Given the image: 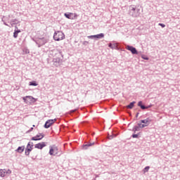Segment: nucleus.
Listing matches in <instances>:
<instances>
[{"mask_svg": "<svg viewBox=\"0 0 180 180\" xmlns=\"http://www.w3.org/2000/svg\"><path fill=\"white\" fill-rule=\"evenodd\" d=\"M129 15L132 18H139L140 16V8H137L134 6H130Z\"/></svg>", "mask_w": 180, "mask_h": 180, "instance_id": "nucleus-1", "label": "nucleus"}, {"mask_svg": "<svg viewBox=\"0 0 180 180\" xmlns=\"http://www.w3.org/2000/svg\"><path fill=\"white\" fill-rule=\"evenodd\" d=\"M64 39H65V35L63 32L58 31L54 32L53 39L56 40V41H60V40H64Z\"/></svg>", "mask_w": 180, "mask_h": 180, "instance_id": "nucleus-2", "label": "nucleus"}, {"mask_svg": "<svg viewBox=\"0 0 180 180\" xmlns=\"http://www.w3.org/2000/svg\"><path fill=\"white\" fill-rule=\"evenodd\" d=\"M33 41H35L36 44L38 45L39 48L41 47V46H44V44H46V43H47V41H49L47 40V39H46L44 37L39 38L37 40L33 39Z\"/></svg>", "mask_w": 180, "mask_h": 180, "instance_id": "nucleus-3", "label": "nucleus"}, {"mask_svg": "<svg viewBox=\"0 0 180 180\" xmlns=\"http://www.w3.org/2000/svg\"><path fill=\"white\" fill-rule=\"evenodd\" d=\"M22 101H24L25 103H34L37 100L32 96H26L22 97Z\"/></svg>", "mask_w": 180, "mask_h": 180, "instance_id": "nucleus-4", "label": "nucleus"}, {"mask_svg": "<svg viewBox=\"0 0 180 180\" xmlns=\"http://www.w3.org/2000/svg\"><path fill=\"white\" fill-rule=\"evenodd\" d=\"M56 120L57 119L48 120L44 125V129H49V127H51V125L54 124Z\"/></svg>", "mask_w": 180, "mask_h": 180, "instance_id": "nucleus-5", "label": "nucleus"}, {"mask_svg": "<svg viewBox=\"0 0 180 180\" xmlns=\"http://www.w3.org/2000/svg\"><path fill=\"white\" fill-rule=\"evenodd\" d=\"M108 47L112 50H119V43L113 41L108 44Z\"/></svg>", "mask_w": 180, "mask_h": 180, "instance_id": "nucleus-6", "label": "nucleus"}, {"mask_svg": "<svg viewBox=\"0 0 180 180\" xmlns=\"http://www.w3.org/2000/svg\"><path fill=\"white\" fill-rule=\"evenodd\" d=\"M44 134H39V135L37 134L36 136L32 137V138H31V140H32V141H40V140H42V139H44Z\"/></svg>", "mask_w": 180, "mask_h": 180, "instance_id": "nucleus-7", "label": "nucleus"}, {"mask_svg": "<svg viewBox=\"0 0 180 180\" xmlns=\"http://www.w3.org/2000/svg\"><path fill=\"white\" fill-rule=\"evenodd\" d=\"M127 50L131 51L132 54H139V51H137V49L134 48L133 46L127 45Z\"/></svg>", "mask_w": 180, "mask_h": 180, "instance_id": "nucleus-8", "label": "nucleus"}, {"mask_svg": "<svg viewBox=\"0 0 180 180\" xmlns=\"http://www.w3.org/2000/svg\"><path fill=\"white\" fill-rule=\"evenodd\" d=\"M32 150L33 148H32V146H30V143H27L25 150V155H27V157H28V155H30V153H32Z\"/></svg>", "mask_w": 180, "mask_h": 180, "instance_id": "nucleus-9", "label": "nucleus"}, {"mask_svg": "<svg viewBox=\"0 0 180 180\" xmlns=\"http://www.w3.org/2000/svg\"><path fill=\"white\" fill-rule=\"evenodd\" d=\"M92 146H95V142H85V144L82 146L83 150H88L89 147H92Z\"/></svg>", "mask_w": 180, "mask_h": 180, "instance_id": "nucleus-10", "label": "nucleus"}, {"mask_svg": "<svg viewBox=\"0 0 180 180\" xmlns=\"http://www.w3.org/2000/svg\"><path fill=\"white\" fill-rule=\"evenodd\" d=\"M44 147H46V142H41L34 145V148H38V150H43Z\"/></svg>", "mask_w": 180, "mask_h": 180, "instance_id": "nucleus-11", "label": "nucleus"}, {"mask_svg": "<svg viewBox=\"0 0 180 180\" xmlns=\"http://www.w3.org/2000/svg\"><path fill=\"white\" fill-rule=\"evenodd\" d=\"M56 151H57V147H54V148L53 146L50 147L49 154L51 155H57V154L58 153Z\"/></svg>", "mask_w": 180, "mask_h": 180, "instance_id": "nucleus-12", "label": "nucleus"}, {"mask_svg": "<svg viewBox=\"0 0 180 180\" xmlns=\"http://www.w3.org/2000/svg\"><path fill=\"white\" fill-rule=\"evenodd\" d=\"M117 136H119V131H115L112 132V134L108 136V139H109V140H112V139H115V137H117Z\"/></svg>", "mask_w": 180, "mask_h": 180, "instance_id": "nucleus-13", "label": "nucleus"}, {"mask_svg": "<svg viewBox=\"0 0 180 180\" xmlns=\"http://www.w3.org/2000/svg\"><path fill=\"white\" fill-rule=\"evenodd\" d=\"M64 16L66 17L67 19L72 20L74 19V18L72 17L74 16V13H65Z\"/></svg>", "mask_w": 180, "mask_h": 180, "instance_id": "nucleus-14", "label": "nucleus"}, {"mask_svg": "<svg viewBox=\"0 0 180 180\" xmlns=\"http://www.w3.org/2000/svg\"><path fill=\"white\" fill-rule=\"evenodd\" d=\"M15 29L13 32V37L14 39H18V34L20 33V30H18V26H15Z\"/></svg>", "mask_w": 180, "mask_h": 180, "instance_id": "nucleus-15", "label": "nucleus"}, {"mask_svg": "<svg viewBox=\"0 0 180 180\" xmlns=\"http://www.w3.org/2000/svg\"><path fill=\"white\" fill-rule=\"evenodd\" d=\"M20 22H19V20H18L17 18H15V19H12V20H10V23H11V25L12 27H13V25H18V24H19Z\"/></svg>", "mask_w": 180, "mask_h": 180, "instance_id": "nucleus-16", "label": "nucleus"}, {"mask_svg": "<svg viewBox=\"0 0 180 180\" xmlns=\"http://www.w3.org/2000/svg\"><path fill=\"white\" fill-rule=\"evenodd\" d=\"M25 151V146H19L16 150L15 153H19V154H22Z\"/></svg>", "mask_w": 180, "mask_h": 180, "instance_id": "nucleus-17", "label": "nucleus"}, {"mask_svg": "<svg viewBox=\"0 0 180 180\" xmlns=\"http://www.w3.org/2000/svg\"><path fill=\"white\" fill-rule=\"evenodd\" d=\"M103 37H105V34L103 33L94 35V39H96V40H99V39H103Z\"/></svg>", "mask_w": 180, "mask_h": 180, "instance_id": "nucleus-18", "label": "nucleus"}, {"mask_svg": "<svg viewBox=\"0 0 180 180\" xmlns=\"http://www.w3.org/2000/svg\"><path fill=\"white\" fill-rule=\"evenodd\" d=\"M61 58H55L53 60V62L54 63V64H56V65H57V64L59 65L60 64H61Z\"/></svg>", "mask_w": 180, "mask_h": 180, "instance_id": "nucleus-19", "label": "nucleus"}, {"mask_svg": "<svg viewBox=\"0 0 180 180\" xmlns=\"http://www.w3.org/2000/svg\"><path fill=\"white\" fill-rule=\"evenodd\" d=\"M138 106L142 110H146V105L143 103V101H140L138 102Z\"/></svg>", "mask_w": 180, "mask_h": 180, "instance_id": "nucleus-20", "label": "nucleus"}, {"mask_svg": "<svg viewBox=\"0 0 180 180\" xmlns=\"http://www.w3.org/2000/svg\"><path fill=\"white\" fill-rule=\"evenodd\" d=\"M134 105H136V101H132L128 105H127V108L128 109H133V108H134Z\"/></svg>", "mask_w": 180, "mask_h": 180, "instance_id": "nucleus-21", "label": "nucleus"}, {"mask_svg": "<svg viewBox=\"0 0 180 180\" xmlns=\"http://www.w3.org/2000/svg\"><path fill=\"white\" fill-rule=\"evenodd\" d=\"M138 127H139V129H144V127H147L146 124H143L141 121L137 124Z\"/></svg>", "mask_w": 180, "mask_h": 180, "instance_id": "nucleus-22", "label": "nucleus"}, {"mask_svg": "<svg viewBox=\"0 0 180 180\" xmlns=\"http://www.w3.org/2000/svg\"><path fill=\"white\" fill-rule=\"evenodd\" d=\"M0 176L1 178H4V177L6 176V175L5 174V169H0Z\"/></svg>", "mask_w": 180, "mask_h": 180, "instance_id": "nucleus-23", "label": "nucleus"}, {"mask_svg": "<svg viewBox=\"0 0 180 180\" xmlns=\"http://www.w3.org/2000/svg\"><path fill=\"white\" fill-rule=\"evenodd\" d=\"M30 86H37L39 85L36 81H32L29 82Z\"/></svg>", "mask_w": 180, "mask_h": 180, "instance_id": "nucleus-24", "label": "nucleus"}, {"mask_svg": "<svg viewBox=\"0 0 180 180\" xmlns=\"http://www.w3.org/2000/svg\"><path fill=\"white\" fill-rule=\"evenodd\" d=\"M149 169H150V166H146V167L143 169V174H146V172H148Z\"/></svg>", "mask_w": 180, "mask_h": 180, "instance_id": "nucleus-25", "label": "nucleus"}, {"mask_svg": "<svg viewBox=\"0 0 180 180\" xmlns=\"http://www.w3.org/2000/svg\"><path fill=\"white\" fill-rule=\"evenodd\" d=\"M11 18H14L13 15H8V17H6L5 15L3 16V18L5 19V20H9Z\"/></svg>", "mask_w": 180, "mask_h": 180, "instance_id": "nucleus-26", "label": "nucleus"}, {"mask_svg": "<svg viewBox=\"0 0 180 180\" xmlns=\"http://www.w3.org/2000/svg\"><path fill=\"white\" fill-rule=\"evenodd\" d=\"M139 136H140V133L138 134H133L131 135L132 139H139Z\"/></svg>", "mask_w": 180, "mask_h": 180, "instance_id": "nucleus-27", "label": "nucleus"}, {"mask_svg": "<svg viewBox=\"0 0 180 180\" xmlns=\"http://www.w3.org/2000/svg\"><path fill=\"white\" fill-rule=\"evenodd\" d=\"M6 21L7 20H5V18H2L1 22H3L4 25H5V26H8V27H11V26L8 25V23H6Z\"/></svg>", "mask_w": 180, "mask_h": 180, "instance_id": "nucleus-28", "label": "nucleus"}, {"mask_svg": "<svg viewBox=\"0 0 180 180\" xmlns=\"http://www.w3.org/2000/svg\"><path fill=\"white\" fill-rule=\"evenodd\" d=\"M140 121H141V123H143V124H146V126H148V124H150L146 122V120H141Z\"/></svg>", "mask_w": 180, "mask_h": 180, "instance_id": "nucleus-29", "label": "nucleus"}, {"mask_svg": "<svg viewBox=\"0 0 180 180\" xmlns=\"http://www.w3.org/2000/svg\"><path fill=\"white\" fill-rule=\"evenodd\" d=\"M5 174H6H6H8V175H11V174H12V171H11V169H7L6 170V169H5Z\"/></svg>", "mask_w": 180, "mask_h": 180, "instance_id": "nucleus-30", "label": "nucleus"}, {"mask_svg": "<svg viewBox=\"0 0 180 180\" xmlns=\"http://www.w3.org/2000/svg\"><path fill=\"white\" fill-rule=\"evenodd\" d=\"M141 58H143V60H150V58L146 55H142Z\"/></svg>", "mask_w": 180, "mask_h": 180, "instance_id": "nucleus-31", "label": "nucleus"}, {"mask_svg": "<svg viewBox=\"0 0 180 180\" xmlns=\"http://www.w3.org/2000/svg\"><path fill=\"white\" fill-rule=\"evenodd\" d=\"M133 129H134V130H136V131H140V128L139 127V125H135Z\"/></svg>", "mask_w": 180, "mask_h": 180, "instance_id": "nucleus-32", "label": "nucleus"}, {"mask_svg": "<svg viewBox=\"0 0 180 180\" xmlns=\"http://www.w3.org/2000/svg\"><path fill=\"white\" fill-rule=\"evenodd\" d=\"M37 158V152H34V155L32 157V160H36Z\"/></svg>", "mask_w": 180, "mask_h": 180, "instance_id": "nucleus-33", "label": "nucleus"}, {"mask_svg": "<svg viewBox=\"0 0 180 180\" xmlns=\"http://www.w3.org/2000/svg\"><path fill=\"white\" fill-rule=\"evenodd\" d=\"M72 18H73V19H77V18H78V14L73 13Z\"/></svg>", "mask_w": 180, "mask_h": 180, "instance_id": "nucleus-34", "label": "nucleus"}, {"mask_svg": "<svg viewBox=\"0 0 180 180\" xmlns=\"http://www.w3.org/2000/svg\"><path fill=\"white\" fill-rule=\"evenodd\" d=\"M88 44H89V42L88 41H83V45L84 46H88Z\"/></svg>", "mask_w": 180, "mask_h": 180, "instance_id": "nucleus-35", "label": "nucleus"}, {"mask_svg": "<svg viewBox=\"0 0 180 180\" xmlns=\"http://www.w3.org/2000/svg\"><path fill=\"white\" fill-rule=\"evenodd\" d=\"M158 26H160L161 27L164 28V27H165V24H164V23H159Z\"/></svg>", "mask_w": 180, "mask_h": 180, "instance_id": "nucleus-36", "label": "nucleus"}, {"mask_svg": "<svg viewBox=\"0 0 180 180\" xmlns=\"http://www.w3.org/2000/svg\"><path fill=\"white\" fill-rule=\"evenodd\" d=\"M145 120L150 124V122H151V119H150V117L145 119Z\"/></svg>", "mask_w": 180, "mask_h": 180, "instance_id": "nucleus-37", "label": "nucleus"}, {"mask_svg": "<svg viewBox=\"0 0 180 180\" xmlns=\"http://www.w3.org/2000/svg\"><path fill=\"white\" fill-rule=\"evenodd\" d=\"M150 108H153V104H150L149 105H146V109H150Z\"/></svg>", "mask_w": 180, "mask_h": 180, "instance_id": "nucleus-38", "label": "nucleus"}, {"mask_svg": "<svg viewBox=\"0 0 180 180\" xmlns=\"http://www.w3.org/2000/svg\"><path fill=\"white\" fill-rule=\"evenodd\" d=\"M87 37L88 39H95V35H89Z\"/></svg>", "mask_w": 180, "mask_h": 180, "instance_id": "nucleus-39", "label": "nucleus"}, {"mask_svg": "<svg viewBox=\"0 0 180 180\" xmlns=\"http://www.w3.org/2000/svg\"><path fill=\"white\" fill-rule=\"evenodd\" d=\"M28 144H30V147H32V148H33V142H28Z\"/></svg>", "mask_w": 180, "mask_h": 180, "instance_id": "nucleus-40", "label": "nucleus"}, {"mask_svg": "<svg viewBox=\"0 0 180 180\" xmlns=\"http://www.w3.org/2000/svg\"><path fill=\"white\" fill-rule=\"evenodd\" d=\"M33 127H31L27 131V133H30V131H32L33 130Z\"/></svg>", "mask_w": 180, "mask_h": 180, "instance_id": "nucleus-41", "label": "nucleus"}, {"mask_svg": "<svg viewBox=\"0 0 180 180\" xmlns=\"http://www.w3.org/2000/svg\"><path fill=\"white\" fill-rule=\"evenodd\" d=\"M75 112H77V110H76V109L72 110L70 111V113H75Z\"/></svg>", "mask_w": 180, "mask_h": 180, "instance_id": "nucleus-42", "label": "nucleus"}, {"mask_svg": "<svg viewBox=\"0 0 180 180\" xmlns=\"http://www.w3.org/2000/svg\"><path fill=\"white\" fill-rule=\"evenodd\" d=\"M139 115H140V113L137 112L136 115V117H139Z\"/></svg>", "mask_w": 180, "mask_h": 180, "instance_id": "nucleus-43", "label": "nucleus"}, {"mask_svg": "<svg viewBox=\"0 0 180 180\" xmlns=\"http://www.w3.org/2000/svg\"><path fill=\"white\" fill-rule=\"evenodd\" d=\"M132 131H134V133H136V131H137L135 130L134 128H132Z\"/></svg>", "mask_w": 180, "mask_h": 180, "instance_id": "nucleus-44", "label": "nucleus"}, {"mask_svg": "<svg viewBox=\"0 0 180 180\" xmlns=\"http://www.w3.org/2000/svg\"><path fill=\"white\" fill-rule=\"evenodd\" d=\"M91 136H95V132H91Z\"/></svg>", "mask_w": 180, "mask_h": 180, "instance_id": "nucleus-45", "label": "nucleus"}, {"mask_svg": "<svg viewBox=\"0 0 180 180\" xmlns=\"http://www.w3.org/2000/svg\"><path fill=\"white\" fill-rule=\"evenodd\" d=\"M35 127V125H33V127Z\"/></svg>", "mask_w": 180, "mask_h": 180, "instance_id": "nucleus-46", "label": "nucleus"}]
</instances>
